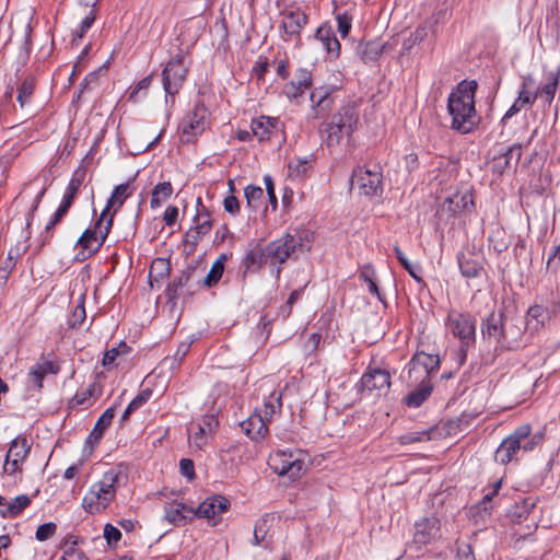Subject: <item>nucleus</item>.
Masks as SVG:
<instances>
[{"mask_svg": "<svg viewBox=\"0 0 560 560\" xmlns=\"http://www.w3.org/2000/svg\"><path fill=\"white\" fill-rule=\"evenodd\" d=\"M512 167H514V164L509 160V158L504 153H501L498 156L493 158V162H492L493 173L502 175L508 170H511Z\"/></svg>", "mask_w": 560, "mask_h": 560, "instance_id": "52", "label": "nucleus"}, {"mask_svg": "<svg viewBox=\"0 0 560 560\" xmlns=\"http://www.w3.org/2000/svg\"><path fill=\"white\" fill-rule=\"evenodd\" d=\"M194 341H195V338L190 337L188 340H185L178 345L177 350L173 357V362L171 365L172 368H176L182 363V361L185 359V357L189 352L190 347Z\"/></svg>", "mask_w": 560, "mask_h": 560, "instance_id": "51", "label": "nucleus"}, {"mask_svg": "<svg viewBox=\"0 0 560 560\" xmlns=\"http://www.w3.org/2000/svg\"><path fill=\"white\" fill-rule=\"evenodd\" d=\"M31 504V499L26 494H21L12 499L11 501H7L4 506L7 511L3 513L4 516H16L19 515L25 508Z\"/></svg>", "mask_w": 560, "mask_h": 560, "instance_id": "40", "label": "nucleus"}, {"mask_svg": "<svg viewBox=\"0 0 560 560\" xmlns=\"http://www.w3.org/2000/svg\"><path fill=\"white\" fill-rule=\"evenodd\" d=\"M127 481V472L122 465L108 468L95 481L82 499V508L89 514L104 512L115 500L117 490Z\"/></svg>", "mask_w": 560, "mask_h": 560, "instance_id": "2", "label": "nucleus"}, {"mask_svg": "<svg viewBox=\"0 0 560 560\" xmlns=\"http://www.w3.org/2000/svg\"><path fill=\"white\" fill-rule=\"evenodd\" d=\"M253 136L258 141H269L273 137L283 133L284 125L278 117L259 116L250 122Z\"/></svg>", "mask_w": 560, "mask_h": 560, "instance_id": "17", "label": "nucleus"}, {"mask_svg": "<svg viewBox=\"0 0 560 560\" xmlns=\"http://www.w3.org/2000/svg\"><path fill=\"white\" fill-rule=\"evenodd\" d=\"M102 72V68L98 69L97 71H93V72H90L84 79L83 81L80 83V90H79V93H78V96L77 98H80L81 97V94L86 91V90H91L93 88H95L97 84H98V78H100V73Z\"/></svg>", "mask_w": 560, "mask_h": 560, "instance_id": "54", "label": "nucleus"}, {"mask_svg": "<svg viewBox=\"0 0 560 560\" xmlns=\"http://www.w3.org/2000/svg\"><path fill=\"white\" fill-rule=\"evenodd\" d=\"M115 417V408L110 407L107 408L102 416L97 419L96 423L94 424L93 430L91 431L88 442H98L106 429L112 424V421Z\"/></svg>", "mask_w": 560, "mask_h": 560, "instance_id": "33", "label": "nucleus"}, {"mask_svg": "<svg viewBox=\"0 0 560 560\" xmlns=\"http://www.w3.org/2000/svg\"><path fill=\"white\" fill-rule=\"evenodd\" d=\"M151 395L152 392L150 389H143L129 402V409L136 411L150 399Z\"/></svg>", "mask_w": 560, "mask_h": 560, "instance_id": "62", "label": "nucleus"}, {"mask_svg": "<svg viewBox=\"0 0 560 560\" xmlns=\"http://www.w3.org/2000/svg\"><path fill=\"white\" fill-rule=\"evenodd\" d=\"M456 560H476L469 544L459 542L457 545Z\"/></svg>", "mask_w": 560, "mask_h": 560, "instance_id": "64", "label": "nucleus"}, {"mask_svg": "<svg viewBox=\"0 0 560 560\" xmlns=\"http://www.w3.org/2000/svg\"><path fill=\"white\" fill-rule=\"evenodd\" d=\"M460 272L466 278H477L482 269V266L477 257L474 255L460 254L457 257Z\"/></svg>", "mask_w": 560, "mask_h": 560, "instance_id": "34", "label": "nucleus"}, {"mask_svg": "<svg viewBox=\"0 0 560 560\" xmlns=\"http://www.w3.org/2000/svg\"><path fill=\"white\" fill-rule=\"evenodd\" d=\"M247 207L257 210L264 197V191L259 186L248 185L244 189Z\"/></svg>", "mask_w": 560, "mask_h": 560, "instance_id": "46", "label": "nucleus"}, {"mask_svg": "<svg viewBox=\"0 0 560 560\" xmlns=\"http://www.w3.org/2000/svg\"><path fill=\"white\" fill-rule=\"evenodd\" d=\"M282 409V394L281 392L273 390L265 398L262 409L259 410L262 417L270 422L271 419L281 413Z\"/></svg>", "mask_w": 560, "mask_h": 560, "instance_id": "32", "label": "nucleus"}, {"mask_svg": "<svg viewBox=\"0 0 560 560\" xmlns=\"http://www.w3.org/2000/svg\"><path fill=\"white\" fill-rule=\"evenodd\" d=\"M330 93L331 90L325 86L315 88L312 91L310 98L313 104L314 118H319L330 110L332 106Z\"/></svg>", "mask_w": 560, "mask_h": 560, "instance_id": "25", "label": "nucleus"}, {"mask_svg": "<svg viewBox=\"0 0 560 560\" xmlns=\"http://www.w3.org/2000/svg\"><path fill=\"white\" fill-rule=\"evenodd\" d=\"M359 114L354 106L347 105L334 114L330 121L326 124V143L329 148L337 147L346 137L349 138L357 128Z\"/></svg>", "mask_w": 560, "mask_h": 560, "instance_id": "4", "label": "nucleus"}, {"mask_svg": "<svg viewBox=\"0 0 560 560\" xmlns=\"http://www.w3.org/2000/svg\"><path fill=\"white\" fill-rule=\"evenodd\" d=\"M308 88H304L303 85L296 84V81L291 80L283 86V94L289 100H298L301 97Z\"/></svg>", "mask_w": 560, "mask_h": 560, "instance_id": "53", "label": "nucleus"}, {"mask_svg": "<svg viewBox=\"0 0 560 560\" xmlns=\"http://www.w3.org/2000/svg\"><path fill=\"white\" fill-rule=\"evenodd\" d=\"M382 180L383 175L380 166L374 165L373 168L365 170L358 167L351 176V188H357L360 195L374 197L383 191Z\"/></svg>", "mask_w": 560, "mask_h": 560, "instance_id": "9", "label": "nucleus"}, {"mask_svg": "<svg viewBox=\"0 0 560 560\" xmlns=\"http://www.w3.org/2000/svg\"><path fill=\"white\" fill-rule=\"evenodd\" d=\"M550 314L547 307L542 305H533L526 314V329L534 332L538 331L549 320Z\"/></svg>", "mask_w": 560, "mask_h": 560, "instance_id": "28", "label": "nucleus"}, {"mask_svg": "<svg viewBox=\"0 0 560 560\" xmlns=\"http://www.w3.org/2000/svg\"><path fill=\"white\" fill-rule=\"evenodd\" d=\"M268 423L261 412L255 410L246 420L241 422V428L250 440L260 441L268 433Z\"/></svg>", "mask_w": 560, "mask_h": 560, "instance_id": "21", "label": "nucleus"}, {"mask_svg": "<svg viewBox=\"0 0 560 560\" xmlns=\"http://www.w3.org/2000/svg\"><path fill=\"white\" fill-rule=\"evenodd\" d=\"M101 388L96 382L91 383L85 389L78 392L71 399L72 406H90L100 396Z\"/></svg>", "mask_w": 560, "mask_h": 560, "instance_id": "35", "label": "nucleus"}, {"mask_svg": "<svg viewBox=\"0 0 560 560\" xmlns=\"http://www.w3.org/2000/svg\"><path fill=\"white\" fill-rule=\"evenodd\" d=\"M360 390L372 393L387 390L390 386V375L386 370L370 369L360 380Z\"/></svg>", "mask_w": 560, "mask_h": 560, "instance_id": "19", "label": "nucleus"}, {"mask_svg": "<svg viewBox=\"0 0 560 560\" xmlns=\"http://www.w3.org/2000/svg\"><path fill=\"white\" fill-rule=\"evenodd\" d=\"M440 368L438 354L418 351L411 358L408 365V383L417 384L419 380H430Z\"/></svg>", "mask_w": 560, "mask_h": 560, "instance_id": "10", "label": "nucleus"}, {"mask_svg": "<svg viewBox=\"0 0 560 560\" xmlns=\"http://www.w3.org/2000/svg\"><path fill=\"white\" fill-rule=\"evenodd\" d=\"M438 429L435 427H431L428 430L422 431H411L407 432L398 438V441L401 445L428 442L435 438Z\"/></svg>", "mask_w": 560, "mask_h": 560, "instance_id": "36", "label": "nucleus"}, {"mask_svg": "<svg viewBox=\"0 0 560 560\" xmlns=\"http://www.w3.org/2000/svg\"><path fill=\"white\" fill-rule=\"evenodd\" d=\"M413 541L427 545L433 540L440 530V521L436 517H425L415 524Z\"/></svg>", "mask_w": 560, "mask_h": 560, "instance_id": "23", "label": "nucleus"}, {"mask_svg": "<svg viewBox=\"0 0 560 560\" xmlns=\"http://www.w3.org/2000/svg\"><path fill=\"white\" fill-rule=\"evenodd\" d=\"M196 271L195 267L188 266L182 270L180 273L173 279V281L166 288V296L170 301H175L182 295L191 294L189 281L192 273Z\"/></svg>", "mask_w": 560, "mask_h": 560, "instance_id": "22", "label": "nucleus"}, {"mask_svg": "<svg viewBox=\"0 0 560 560\" xmlns=\"http://www.w3.org/2000/svg\"><path fill=\"white\" fill-rule=\"evenodd\" d=\"M36 88V80L33 75H27L18 88L16 101L22 109L28 107L32 103Z\"/></svg>", "mask_w": 560, "mask_h": 560, "instance_id": "31", "label": "nucleus"}, {"mask_svg": "<svg viewBox=\"0 0 560 560\" xmlns=\"http://www.w3.org/2000/svg\"><path fill=\"white\" fill-rule=\"evenodd\" d=\"M359 278L368 284L371 294L375 295L378 301L384 302V296L378 289L376 273L372 266H363L360 270Z\"/></svg>", "mask_w": 560, "mask_h": 560, "instance_id": "37", "label": "nucleus"}, {"mask_svg": "<svg viewBox=\"0 0 560 560\" xmlns=\"http://www.w3.org/2000/svg\"><path fill=\"white\" fill-rule=\"evenodd\" d=\"M75 541L69 544L65 542L63 552L58 560H89L84 552L75 547Z\"/></svg>", "mask_w": 560, "mask_h": 560, "instance_id": "49", "label": "nucleus"}, {"mask_svg": "<svg viewBox=\"0 0 560 560\" xmlns=\"http://www.w3.org/2000/svg\"><path fill=\"white\" fill-rule=\"evenodd\" d=\"M173 194V186L170 182L159 183L152 190L150 206L152 209L159 208L162 202L167 200Z\"/></svg>", "mask_w": 560, "mask_h": 560, "instance_id": "38", "label": "nucleus"}, {"mask_svg": "<svg viewBox=\"0 0 560 560\" xmlns=\"http://www.w3.org/2000/svg\"><path fill=\"white\" fill-rule=\"evenodd\" d=\"M316 38L323 44L329 55L334 57L339 56L340 43L330 26H319L316 31Z\"/></svg>", "mask_w": 560, "mask_h": 560, "instance_id": "30", "label": "nucleus"}, {"mask_svg": "<svg viewBox=\"0 0 560 560\" xmlns=\"http://www.w3.org/2000/svg\"><path fill=\"white\" fill-rule=\"evenodd\" d=\"M104 537L109 545L116 544L121 538V533L118 528L110 524H106L104 527Z\"/></svg>", "mask_w": 560, "mask_h": 560, "instance_id": "63", "label": "nucleus"}, {"mask_svg": "<svg viewBox=\"0 0 560 560\" xmlns=\"http://www.w3.org/2000/svg\"><path fill=\"white\" fill-rule=\"evenodd\" d=\"M194 516L195 510L183 502L173 501L164 505L165 520L175 526L184 525L187 518H192Z\"/></svg>", "mask_w": 560, "mask_h": 560, "instance_id": "24", "label": "nucleus"}, {"mask_svg": "<svg viewBox=\"0 0 560 560\" xmlns=\"http://www.w3.org/2000/svg\"><path fill=\"white\" fill-rule=\"evenodd\" d=\"M112 225L113 214L107 220L100 215L94 225L86 229L77 241L75 246L80 248L77 259L82 261L96 254L104 244Z\"/></svg>", "mask_w": 560, "mask_h": 560, "instance_id": "5", "label": "nucleus"}, {"mask_svg": "<svg viewBox=\"0 0 560 560\" xmlns=\"http://www.w3.org/2000/svg\"><path fill=\"white\" fill-rule=\"evenodd\" d=\"M310 167L311 159L307 156L291 160L288 164L289 176L292 178H301L307 173Z\"/></svg>", "mask_w": 560, "mask_h": 560, "instance_id": "41", "label": "nucleus"}, {"mask_svg": "<svg viewBox=\"0 0 560 560\" xmlns=\"http://www.w3.org/2000/svg\"><path fill=\"white\" fill-rule=\"evenodd\" d=\"M27 375L31 383H33L38 389L43 388V381L46 374L37 363L30 368Z\"/></svg>", "mask_w": 560, "mask_h": 560, "instance_id": "56", "label": "nucleus"}, {"mask_svg": "<svg viewBox=\"0 0 560 560\" xmlns=\"http://www.w3.org/2000/svg\"><path fill=\"white\" fill-rule=\"evenodd\" d=\"M292 80L296 81V84L303 85L304 88L310 89L312 86V73L305 68L296 69Z\"/></svg>", "mask_w": 560, "mask_h": 560, "instance_id": "59", "label": "nucleus"}, {"mask_svg": "<svg viewBox=\"0 0 560 560\" xmlns=\"http://www.w3.org/2000/svg\"><path fill=\"white\" fill-rule=\"evenodd\" d=\"M532 431L529 424H523L516 428L508 438H505L495 451L494 459L501 465H506L514 459H517L520 450V439L526 438V434Z\"/></svg>", "mask_w": 560, "mask_h": 560, "instance_id": "13", "label": "nucleus"}, {"mask_svg": "<svg viewBox=\"0 0 560 560\" xmlns=\"http://www.w3.org/2000/svg\"><path fill=\"white\" fill-rule=\"evenodd\" d=\"M212 229L211 214L203 206L201 198L196 200V214L194 217V225L187 232L186 236L189 242L196 245L201 237L207 235Z\"/></svg>", "mask_w": 560, "mask_h": 560, "instance_id": "18", "label": "nucleus"}, {"mask_svg": "<svg viewBox=\"0 0 560 560\" xmlns=\"http://www.w3.org/2000/svg\"><path fill=\"white\" fill-rule=\"evenodd\" d=\"M559 78L560 70L549 72L547 75V82L544 84L541 89L542 94L546 95V101L548 104H551V102L555 98L556 91L559 85Z\"/></svg>", "mask_w": 560, "mask_h": 560, "instance_id": "43", "label": "nucleus"}, {"mask_svg": "<svg viewBox=\"0 0 560 560\" xmlns=\"http://www.w3.org/2000/svg\"><path fill=\"white\" fill-rule=\"evenodd\" d=\"M31 452V444L25 436L19 435L10 443L3 469L9 475L22 471V464Z\"/></svg>", "mask_w": 560, "mask_h": 560, "instance_id": "14", "label": "nucleus"}, {"mask_svg": "<svg viewBox=\"0 0 560 560\" xmlns=\"http://www.w3.org/2000/svg\"><path fill=\"white\" fill-rule=\"evenodd\" d=\"M428 36V31L425 25H419L410 37L404 43V46L410 48L413 44L420 43L425 39Z\"/></svg>", "mask_w": 560, "mask_h": 560, "instance_id": "58", "label": "nucleus"}, {"mask_svg": "<svg viewBox=\"0 0 560 560\" xmlns=\"http://www.w3.org/2000/svg\"><path fill=\"white\" fill-rule=\"evenodd\" d=\"M536 97L537 95L528 91L526 89V84L523 83L522 90L520 91L517 98L514 101L512 106L506 110V113L501 119V122L505 124L508 119L516 115L523 108L532 106L535 103Z\"/></svg>", "mask_w": 560, "mask_h": 560, "instance_id": "29", "label": "nucleus"}, {"mask_svg": "<svg viewBox=\"0 0 560 560\" xmlns=\"http://www.w3.org/2000/svg\"><path fill=\"white\" fill-rule=\"evenodd\" d=\"M218 424V419L213 415H206L191 422L188 427L190 443L198 450H201L215 433Z\"/></svg>", "mask_w": 560, "mask_h": 560, "instance_id": "15", "label": "nucleus"}, {"mask_svg": "<svg viewBox=\"0 0 560 560\" xmlns=\"http://www.w3.org/2000/svg\"><path fill=\"white\" fill-rule=\"evenodd\" d=\"M477 88L476 80H463L448 95L447 110L452 117L451 127L460 133H468L478 125L475 107Z\"/></svg>", "mask_w": 560, "mask_h": 560, "instance_id": "1", "label": "nucleus"}, {"mask_svg": "<svg viewBox=\"0 0 560 560\" xmlns=\"http://www.w3.org/2000/svg\"><path fill=\"white\" fill-rule=\"evenodd\" d=\"M127 352H128V347L125 342H121L119 345V347H117V348H112V349L107 350L104 353V357L102 360L103 366L110 368L120 353H127Z\"/></svg>", "mask_w": 560, "mask_h": 560, "instance_id": "50", "label": "nucleus"}, {"mask_svg": "<svg viewBox=\"0 0 560 560\" xmlns=\"http://www.w3.org/2000/svg\"><path fill=\"white\" fill-rule=\"evenodd\" d=\"M68 213L67 210L62 209L58 206L55 213L51 215L49 221L47 222L44 232L42 233V244L49 243L54 235V229L55 226L62 220V218Z\"/></svg>", "mask_w": 560, "mask_h": 560, "instance_id": "42", "label": "nucleus"}, {"mask_svg": "<svg viewBox=\"0 0 560 560\" xmlns=\"http://www.w3.org/2000/svg\"><path fill=\"white\" fill-rule=\"evenodd\" d=\"M481 332L502 346L506 345L510 349L518 347L516 338L509 340L511 328H506L504 325L503 311L490 313L481 325Z\"/></svg>", "mask_w": 560, "mask_h": 560, "instance_id": "11", "label": "nucleus"}, {"mask_svg": "<svg viewBox=\"0 0 560 560\" xmlns=\"http://www.w3.org/2000/svg\"><path fill=\"white\" fill-rule=\"evenodd\" d=\"M208 118L209 112L207 107L201 103L195 104L180 122L182 141L185 143L194 142L208 128Z\"/></svg>", "mask_w": 560, "mask_h": 560, "instance_id": "8", "label": "nucleus"}, {"mask_svg": "<svg viewBox=\"0 0 560 560\" xmlns=\"http://www.w3.org/2000/svg\"><path fill=\"white\" fill-rule=\"evenodd\" d=\"M131 194L132 190L130 189L129 182L116 186L106 202L105 209L101 213L102 219L107 220L110 215L109 211L112 209L114 210V215L122 207L124 202L129 196H131Z\"/></svg>", "mask_w": 560, "mask_h": 560, "instance_id": "26", "label": "nucleus"}, {"mask_svg": "<svg viewBox=\"0 0 560 560\" xmlns=\"http://www.w3.org/2000/svg\"><path fill=\"white\" fill-rule=\"evenodd\" d=\"M84 178H85V170L83 167H79L73 172L72 177L70 178L67 187L69 189H72V190H75L77 192H79V189H80Z\"/></svg>", "mask_w": 560, "mask_h": 560, "instance_id": "61", "label": "nucleus"}, {"mask_svg": "<svg viewBox=\"0 0 560 560\" xmlns=\"http://www.w3.org/2000/svg\"><path fill=\"white\" fill-rule=\"evenodd\" d=\"M394 252H395V255H396V258L398 259V261L400 262V265L408 271V273L417 281V282H422V278L420 276V267L419 266H415L412 265L407 256L404 254V252L399 248V246H395L394 247Z\"/></svg>", "mask_w": 560, "mask_h": 560, "instance_id": "45", "label": "nucleus"}, {"mask_svg": "<svg viewBox=\"0 0 560 560\" xmlns=\"http://www.w3.org/2000/svg\"><path fill=\"white\" fill-rule=\"evenodd\" d=\"M416 386L406 397L405 402L410 408L420 407L431 395L433 386L430 380H419L417 384H409Z\"/></svg>", "mask_w": 560, "mask_h": 560, "instance_id": "27", "label": "nucleus"}, {"mask_svg": "<svg viewBox=\"0 0 560 560\" xmlns=\"http://www.w3.org/2000/svg\"><path fill=\"white\" fill-rule=\"evenodd\" d=\"M57 530V525L52 522L45 523L38 526L35 537L39 541H45L52 537Z\"/></svg>", "mask_w": 560, "mask_h": 560, "instance_id": "55", "label": "nucleus"}, {"mask_svg": "<svg viewBox=\"0 0 560 560\" xmlns=\"http://www.w3.org/2000/svg\"><path fill=\"white\" fill-rule=\"evenodd\" d=\"M280 30L284 40L300 39L301 32L307 24V15L299 8L284 10L281 13Z\"/></svg>", "mask_w": 560, "mask_h": 560, "instance_id": "16", "label": "nucleus"}, {"mask_svg": "<svg viewBox=\"0 0 560 560\" xmlns=\"http://www.w3.org/2000/svg\"><path fill=\"white\" fill-rule=\"evenodd\" d=\"M46 191H47V188L45 186H43L40 188V190L37 192V195L35 196L33 203H32V206L27 212V215H26V226L27 228L31 225V222L33 221V219L35 217V212L38 209L39 203L42 202V199L45 196Z\"/></svg>", "mask_w": 560, "mask_h": 560, "instance_id": "60", "label": "nucleus"}, {"mask_svg": "<svg viewBox=\"0 0 560 560\" xmlns=\"http://www.w3.org/2000/svg\"><path fill=\"white\" fill-rule=\"evenodd\" d=\"M225 255H221L211 266L208 275L203 279V284L208 288L215 285L222 278L224 271Z\"/></svg>", "mask_w": 560, "mask_h": 560, "instance_id": "39", "label": "nucleus"}, {"mask_svg": "<svg viewBox=\"0 0 560 560\" xmlns=\"http://www.w3.org/2000/svg\"><path fill=\"white\" fill-rule=\"evenodd\" d=\"M446 326L453 336L460 340L458 361L463 364L467 349L475 343L476 319L470 314L452 312L448 314Z\"/></svg>", "mask_w": 560, "mask_h": 560, "instance_id": "6", "label": "nucleus"}, {"mask_svg": "<svg viewBox=\"0 0 560 560\" xmlns=\"http://www.w3.org/2000/svg\"><path fill=\"white\" fill-rule=\"evenodd\" d=\"M336 20L338 23V32L340 33L341 37L348 36L350 30H351V22L352 18L348 13H338L336 15Z\"/></svg>", "mask_w": 560, "mask_h": 560, "instance_id": "57", "label": "nucleus"}, {"mask_svg": "<svg viewBox=\"0 0 560 560\" xmlns=\"http://www.w3.org/2000/svg\"><path fill=\"white\" fill-rule=\"evenodd\" d=\"M189 66L185 63V54L179 50L166 63L162 71L163 89L167 95L174 96L182 89Z\"/></svg>", "mask_w": 560, "mask_h": 560, "instance_id": "7", "label": "nucleus"}, {"mask_svg": "<svg viewBox=\"0 0 560 560\" xmlns=\"http://www.w3.org/2000/svg\"><path fill=\"white\" fill-rule=\"evenodd\" d=\"M446 202L448 203V210L452 211L453 213H457L466 209L468 202L472 203V198L468 194H457L454 195L452 198H448Z\"/></svg>", "mask_w": 560, "mask_h": 560, "instance_id": "48", "label": "nucleus"}, {"mask_svg": "<svg viewBox=\"0 0 560 560\" xmlns=\"http://www.w3.org/2000/svg\"><path fill=\"white\" fill-rule=\"evenodd\" d=\"M299 245H301L300 240L294 235L285 234L264 247L257 246L250 249L246 254L243 264L246 269L261 268L268 265L276 269V278H279L281 265L287 261Z\"/></svg>", "mask_w": 560, "mask_h": 560, "instance_id": "3", "label": "nucleus"}, {"mask_svg": "<svg viewBox=\"0 0 560 560\" xmlns=\"http://www.w3.org/2000/svg\"><path fill=\"white\" fill-rule=\"evenodd\" d=\"M171 273V264L168 259L155 258L150 267V276L155 280L164 279Z\"/></svg>", "mask_w": 560, "mask_h": 560, "instance_id": "44", "label": "nucleus"}, {"mask_svg": "<svg viewBox=\"0 0 560 560\" xmlns=\"http://www.w3.org/2000/svg\"><path fill=\"white\" fill-rule=\"evenodd\" d=\"M84 300H85V295L82 294L78 300V305L71 313V316L68 322L69 326L71 328H75V327L80 326L86 317Z\"/></svg>", "mask_w": 560, "mask_h": 560, "instance_id": "47", "label": "nucleus"}, {"mask_svg": "<svg viewBox=\"0 0 560 560\" xmlns=\"http://www.w3.org/2000/svg\"><path fill=\"white\" fill-rule=\"evenodd\" d=\"M229 506V499L222 495H213L207 498L197 508V510H195V516L214 520L215 517H219L222 513L226 512Z\"/></svg>", "mask_w": 560, "mask_h": 560, "instance_id": "20", "label": "nucleus"}, {"mask_svg": "<svg viewBox=\"0 0 560 560\" xmlns=\"http://www.w3.org/2000/svg\"><path fill=\"white\" fill-rule=\"evenodd\" d=\"M269 467L279 476L298 478L303 469L304 463L293 452L277 451L269 456Z\"/></svg>", "mask_w": 560, "mask_h": 560, "instance_id": "12", "label": "nucleus"}]
</instances>
